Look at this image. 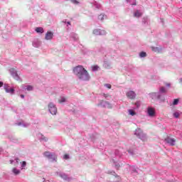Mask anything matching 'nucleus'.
I'll list each match as a JSON object with an SVG mask.
<instances>
[{
  "mask_svg": "<svg viewBox=\"0 0 182 182\" xmlns=\"http://www.w3.org/2000/svg\"><path fill=\"white\" fill-rule=\"evenodd\" d=\"M73 72L80 80H89L90 79V75L87 70L83 68L82 65H77L73 69Z\"/></svg>",
  "mask_w": 182,
  "mask_h": 182,
  "instance_id": "f257e3e1",
  "label": "nucleus"
},
{
  "mask_svg": "<svg viewBox=\"0 0 182 182\" xmlns=\"http://www.w3.org/2000/svg\"><path fill=\"white\" fill-rule=\"evenodd\" d=\"M48 110H49L50 113L52 114L53 115H55V114H56V113H58V108L52 102L48 104Z\"/></svg>",
  "mask_w": 182,
  "mask_h": 182,
  "instance_id": "f03ea898",
  "label": "nucleus"
},
{
  "mask_svg": "<svg viewBox=\"0 0 182 182\" xmlns=\"http://www.w3.org/2000/svg\"><path fill=\"white\" fill-rule=\"evenodd\" d=\"M43 156H45V157H47V159H49V160H51L52 161H56V155L53 153H50L49 151H46L43 153Z\"/></svg>",
  "mask_w": 182,
  "mask_h": 182,
  "instance_id": "7ed1b4c3",
  "label": "nucleus"
},
{
  "mask_svg": "<svg viewBox=\"0 0 182 182\" xmlns=\"http://www.w3.org/2000/svg\"><path fill=\"white\" fill-rule=\"evenodd\" d=\"M165 141H166L168 144H170V146H176V139H174L173 138L168 136L165 139Z\"/></svg>",
  "mask_w": 182,
  "mask_h": 182,
  "instance_id": "20e7f679",
  "label": "nucleus"
},
{
  "mask_svg": "<svg viewBox=\"0 0 182 182\" xmlns=\"http://www.w3.org/2000/svg\"><path fill=\"white\" fill-rule=\"evenodd\" d=\"M93 34L94 35H100V36H103V35H106V31L105 30H100V29H95L93 31Z\"/></svg>",
  "mask_w": 182,
  "mask_h": 182,
  "instance_id": "39448f33",
  "label": "nucleus"
},
{
  "mask_svg": "<svg viewBox=\"0 0 182 182\" xmlns=\"http://www.w3.org/2000/svg\"><path fill=\"white\" fill-rule=\"evenodd\" d=\"M4 90L6 92V93H11V95H14V92H15L14 88H11V87L6 84L4 85Z\"/></svg>",
  "mask_w": 182,
  "mask_h": 182,
  "instance_id": "423d86ee",
  "label": "nucleus"
},
{
  "mask_svg": "<svg viewBox=\"0 0 182 182\" xmlns=\"http://www.w3.org/2000/svg\"><path fill=\"white\" fill-rule=\"evenodd\" d=\"M126 95L127 97L132 100H133V99H136V93L134 91H129Z\"/></svg>",
  "mask_w": 182,
  "mask_h": 182,
  "instance_id": "0eeeda50",
  "label": "nucleus"
},
{
  "mask_svg": "<svg viewBox=\"0 0 182 182\" xmlns=\"http://www.w3.org/2000/svg\"><path fill=\"white\" fill-rule=\"evenodd\" d=\"M147 112L150 117H154V116H156V110L154 109V108L149 107Z\"/></svg>",
  "mask_w": 182,
  "mask_h": 182,
  "instance_id": "6e6552de",
  "label": "nucleus"
},
{
  "mask_svg": "<svg viewBox=\"0 0 182 182\" xmlns=\"http://www.w3.org/2000/svg\"><path fill=\"white\" fill-rule=\"evenodd\" d=\"M10 71L13 77H14L16 80H18L19 76L18 75V73H16V70L14 68H11Z\"/></svg>",
  "mask_w": 182,
  "mask_h": 182,
  "instance_id": "1a4fd4ad",
  "label": "nucleus"
},
{
  "mask_svg": "<svg viewBox=\"0 0 182 182\" xmlns=\"http://www.w3.org/2000/svg\"><path fill=\"white\" fill-rule=\"evenodd\" d=\"M53 38V33L51 31H48L46 34V41H51V39Z\"/></svg>",
  "mask_w": 182,
  "mask_h": 182,
  "instance_id": "9d476101",
  "label": "nucleus"
},
{
  "mask_svg": "<svg viewBox=\"0 0 182 182\" xmlns=\"http://www.w3.org/2000/svg\"><path fill=\"white\" fill-rule=\"evenodd\" d=\"M36 32H37V33H43V28H42V27H37L36 28Z\"/></svg>",
  "mask_w": 182,
  "mask_h": 182,
  "instance_id": "9b49d317",
  "label": "nucleus"
},
{
  "mask_svg": "<svg viewBox=\"0 0 182 182\" xmlns=\"http://www.w3.org/2000/svg\"><path fill=\"white\" fill-rule=\"evenodd\" d=\"M151 50L153 52H156V53H159L160 50H161V49L159 48V47H151Z\"/></svg>",
  "mask_w": 182,
  "mask_h": 182,
  "instance_id": "f8f14e48",
  "label": "nucleus"
},
{
  "mask_svg": "<svg viewBox=\"0 0 182 182\" xmlns=\"http://www.w3.org/2000/svg\"><path fill=\"white\" fill-rule=\"evenodd\" d=\"M134 16L136 17V18H140V16H141V13H140L139 11H136L134 14Z\"/></svg>",
  "mask_w": 182,
  "mask_h": 182,
  "instance_id": "ddd939ff",
  "label": "nucleus"
},
{
  "mask_svg": "<svg viewBox=\"0 0 182 182\" xmlns=\"http://www.w3.org/2000/svg\"><path fill=\"white\" fill-rule=\"evenodd\" d=\"M159 92L161 93H167V90L164 87H161L160 89H159Z\"/></svg>",
  "mask_w": 182,
  "mask_h": 182,
  "instance_id": "4468645a",
  "label": "nucleus"
},
{
  "mask_svg": "<svg viewBox=\"0 0 182 182\" xmlns=\"http://www.w3.org/2000/svg\"><path fill=\"white\" fill-rule=\"evenodd\" d=\"M59 103H65L66 102V98L65 97H61L60 100H58Z\"/></svg>",
  "mask_w": 182,
  "mask_h": 182,
  "instance_id": "2eb2a0df",
  "label": "nucleus"
},
{
  "mask_svg": "<svg viewBox=\"0 0 182 182\" xmlns=\"http://www.w3.org/2000/svg\"><path fill=\"white\" fill-rule=\"evenodd\" d=\"M13 173H14V174H16V175H18V174H19V173H21V171L16 169V168H13Z\"/></svg>",
  "mask_w": 182,
  "mask_h": 182,
  "instance_id": "dca6fc26",
  "label": "nucleus"
},
{
  "mask_svg": "<svg viewBox=\"0 0 182 182\" xmlns=\"http://www.w3.org/2000/svg\"><path fill=\"white\" fill-rule=\"evenodd\" d=\"M129 113L131 116H136V112L133 109H129Z\"/></svg>",
  "mask_w": 182,
  "mask_h": 182,
  "instance_id": "f3484780",
  "label": "nucleus"
},
{
  "mask_svg": "<svg viewBox=\"0 0 182 182\" xmlns=\"http://www.w3.org/2000/svg\"><path fill=\"white\" fill-rule=\"evenodd\" d=\"M139 55L140 58H146V56H147V54L145 52H141Z\"/></svg>",
  "mask_w": 182,
  "mask_h": 182,
  "instance_id": "a211bd4d",
  "label": "nucleus"
},
{
  "mask_svg": "<svg viewBox=\"0 0 182 182\" xmlns=\"http://www.w3.org/2000/svg\"><path fill=\"white\" fill-rule=\"evenodd\" d=\"M92 70L95 72V71H96V70H98L99 66H97V65H92Z\"/></svg>",
  "mask_w": 182,
  "mask_h": 182,
  "instance_id": "6ab92c4d",
  "label": "nucleus"
},
{
  "mask_svg": "<svg viewBox=\"0 0 182 182\" xmlns=\"http://www.w3.org/2000/svg\"><path fill=\"white\" fill-rule=\"evenodd\" d=\"M98 19H99L100 21H103V19H105V15L100 14V15L98 16Z\"/></svg>",
  "mask_w": 182,
  "mask_h": 182,
  "instance_id": "aec40b11",
  "label": "nucleus"
},
{
  "mask_svg": "<svg viewBox=\"0 0 182 182\" xmlns=\"http://www.w3.org/2000/svg\"><path fill=\"white\" fill-rule=\"evenodd\" d=\"M27 90L28 91L33 90V87H32V85H28Z\"/></svg>",
  "mask_w": 182,
  "mask_h": 182,
  "instance_id": "412c9836",
  "label": "nucleus"
},
{
  "mask_svg": "<svg viewBox=\"0 0 182 182\" xmlns=\"http://www.w3.org/2000/svg\"><path fill=\"white\" fill-rule=\"evenodd\" d=\"M173 116L177 119L180 117V114H178V112H174Z\"/></svg>",
  "mask_w": 182,
  "mask_h": 182,
  "instance_id": "4be33fe9",
  "label": "nucleus"
},
{
  "mask_svg": "<svg viewBox=\"0 0 182 182\" xmlns=\"http://www.w3.org/2000/svg\"><path fill=\"white\" fill-rule=\"evenodd\" d=\"M105 86L107 89H112V85H110V84H105Z\"/></svg>",
  "mask_w": 182,
  "mask_h": 182,
  "instance_id": "5701e85b",
  "label": "nucleus"
},
{
  "mask_svg": "<svg viewBox=\"0 0 182 182\" xmlns=\"http://www.w3.org/2000/svg\"><path fill=\"white\" fill-rule=\"evenodd\" d=\"M173 105H178V99H175L173 100Z\"/></svg>",
  "mask_w": 182,
  "mask_h": 182,
  "instance_id": "b1692460",
  "label": "nucleus"
},
{
  "mask_svg": "<svg viewBox=\"0 0 182 182\" xmlns=\"http://www.w3.org/2000/svg\"><path fill=\"white\" fill-rule=\"evenodd\" d=\"M21 167L23 168V167H26V161L21 162Z\"/></svg>",
  "mask_w": 182,
  "mask_h": 182,
  "instance_id": "393cba45",
  "label": "nucleus"
},
{
  "mask_svg": "<svg viewBox=\"0 0 182 182\" xmlns=\"http://www.w3.org/2000/svg\"><path fill=\"white\" fill-rule=\"evenodd\" d=\"M63 159H65V160H68V159H69V155L68 154H65L63 156Z\"/></svg>",
  "mask_w": 182,
  "mask_h": 182,
  "instance_id": "a878e982",
  "label": "nucleus"
},
{
  "mask_svg": "<svg viewBox=\"0 0 182 182\" xmlns=\"http://www.w3.org/2000/svg\"><path fill=\"white\" fill-rule=\"evenodd\" d=\"M71 2L73 4H79V1H77V0H71Z\"/></svg>",
  "mask_w": 182,
  "mask_h": 182,
  "instance_id": "bb28decb",
  "label": "nucleus"
},
{
  "mask_svg": "<svg viewBox=\"0 0 182 182\" xmlns=\"http://www.w3.org/2000/svg\"><path fill=\"white\" fill-rule=\"evenodd\" d=\"M4 86V82L0 81V87H2Z\"/></svg>",
  "mask_w": 182,
  "mask_h": 182,
  "instance_id": "cd10ccee",
  "label": "nucleus"
},
{
  "mask_svg": "<svg viewBox=\"0 0 182 182\" xmlns=\"http://www.w3.org/2000/svg\"><path fill=\"white\" fill-rule=\"evenodd\" d=\"M20 96H21V97L22 99H23V97H25V95H21Z\"/></svg>",
  "mask_w": 182,
  "mask_h": 182,
  "instance_id": "c85d7f7f",
  "label": "nucleus"
},
{
  "mask_svg": "<svg viewBox=\"0 0 182 182\" xmlns=\"http://www.w3.org/2000/svg\"><path fill=\"white\" fill-rule=\"evenodd\" d=\"M166 85L168 86V87H170V84L169 83H166Z\"/></svg>",
  "mask_w": 182,
  "mask_h": 182,
  "instance_id": "c756f323",
  "label": "nucleus"
},
{
  "mask_svg": "<svg viewBox=\"0 0 182 182\" xmlns=\"http://www.w3.org/2000/svg\"><path fill=\"white\" fill-rule=\"evenodd\" d=\"M16 161L18 163V161H19V159L18 158L16 159Z\"/></svg>",
  "mask_w": 182,
  "mask_h": 182,
  "instance_id": "7c9ffc66",
  "label": "nucleus"
},
{
  "mask_svg": "<svg viewBox=\"0 0 182 182\" xmlns=\"http://www.w3.org/2000/svg\"><path fill=\"white\" fill-rule=\"evenodd\" d=\"M180 83L182 84V78L180 80Z\"/></svg>",
  "mask_w": 182,
  "mask_h": 182,
  "instance_id": "2f4dec72",
  "label": "nucleus"
},
{
  "mask_svg": "<svg viewBox=\"0 0 182 182\" xmlns=\"http://www.w3.org/2000/svg\"><path fill=\"white\" fill-rule=\"evenodd\" d=\"M11 164H12V163H14V161H10Z\"/></svg>",
  "mask_w": 182,
  "mask_h": 182,
  "instance_id": "473e14b6",
  "label": "nucleus"
},
{
  "mask_svg": "<svg viewBox=\"0 0 182 182\" xmlns=\"http://www.w3.org/2000/svg\"><path fill=\"white\" fill-rule=\"evenodd\" d=\"M68 25H70V22H68Z\"/></svg>",
  "mask_w": 182,
  "mask_h": 182,
  "instance_id": "72a5a7b5",
  "label": "nucleus"
},
{
  "mask_svg": "<svg viewBox=\"0 0 182 182\" xmlns=\"http://www.w3.org/2000/svg\"><path fill=\"white\" fill-rule=\"evenodd\" d=\"M139 106H140V105H137V107H139Z\"/></svg>",
  "mask_w": 182,
  "mask_h": 182,
  "instance_id": "f704fd0d",
  "label": "nucleus"
},
{
  "mask_svg": "<svg viewBox=\"0 0 182 182\" xmlns=\"http://www.w3.org/2000/svg\"><path fill=\"white\" fill-rule=\"evenodd\" d=\"M133 5H136V3H135V4H134Z\"/></svg>",
  "mask_w": 182,
  "mask_h": 182,
  "instance_id": "c9c22d12",
  "label": "nucleus"
},
{
  "mask_svg": "<svg viewBox=\"0 0 182 182\" xmlns=\"http://www.w3.org/2000/svg\"><path fill=\"white\" fill-rule=\"evenodd\" d=\"M127 1H129V0H127Z\"/></svg>",
  "mask_w": 182,
  "mask_h": 182,
  "instance_id": "e433bc0d",
  "label": "nucleus"
}]
</instances>
